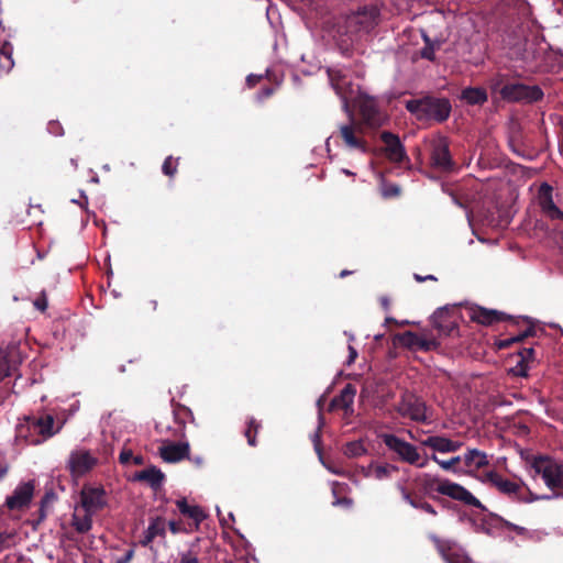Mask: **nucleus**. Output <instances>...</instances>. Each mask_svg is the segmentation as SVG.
Wrapping results in <instances>:
<instances>
[{
  "label": "nucleus",
  "instance_id": "nucleus-48",
  "mask_svg": "<svg viewBox=\"0 0 563 563\" xmlns=\"http://www.w3.org/2000/svg\"><path fill=\"white\" fill-rule=\"evenodd\" d=\"M169 529L174 534L179 533L181 531L179 523H177L175 521L169 522Z\"/></svg>",
  "mask_w": 563,
  "mask_h": 563
},
{
  "label": "nucleus",
  "instance_id": "nucleus-51",
  "mask_svg": "<svg viewBox=\"0 0 563 563\" xmlns=\"http://www.w3.org/2000/svg\"><path fill=\"white\" fill-rule=\"evenodd\" d=\"M342 485L339 483H334L332 487L333 495L336 496L341 492Z\"/></svg>",
  "mask_w": 563,
  "mask_h": 563
},
{
  "label": "nucleus",
  "instance_id": "nucleus-41",
  "mask_svg": "<svg viewBox=\"0 0 563 563\" xmlns=\"http://www.w3.org/2000/svg\"><path fill=\"white\" fill-rule=\"evenodd\" d=\"M176 172V166L173 165V158L167 157L163 164V173L168 176H173Z\"/></svg>",
  "mask_w": 563,
  "mask_h": 563
},
{
  "label": "nucleus",
  "instance_id": "nucleus-58",
  "mask_svg": "<svg viewBox=\"0 0 563 563\" xmlns=\"http://www.w3.org/2000/svg\"><path fill=\"white\" fill-rule=\"evenodd\" d=\"M416 279H417L418 282H422V280H424V277L419 276V275H416Z\"/></svg>",
  "mask_w": 563,
  "mask_h": 563
},
{
  "label": "nucleus",
  "instance_id": "nucleus-11",
  "mask_svg": "<svg viewBox=\"0 0 563 563\" xmlns=\"http://www.w3.org/2000/svg\"><path fill=\"white\" fill-rule=\"evenodd\" d=\"M104 505L106 498L104 490L102 488H82L80 494V504L78 506L81 507L84 511H88L95 515L98 510L102 509Z\"/></svg>",
  "mask_w": 563,
  "mask_h": 563
},
{
  "label": "nucleus",
  "instance_id": "nucleus-32",
  "mask_svg": "<svg viewBox=\"0 0 563 563\" xmlns=\"http://www.w3.org/2000/svg\"><path fill=\"white\" fill-rule=\"evenodd\" d=\"M461 98L468 104H483L487 101V92L481 87H470L462 91Z\"/></svg>",
  "mask_w": 563,
  "mask_h": 563
},
{
  "label": "nucleus",
  "instance_id": "nucleus-36",
  "mask_svg": "<svg viewBox=\"0 0 563 563\" xmlns=\"http://www.w3.org/2000/svg\"><path fill=\"white\" fill-rule=\"evenodd\" d=\"M13 67L11 53L7 48V44L0 51V75L8 73Z\"/></svg>",
  "mask_w": 563,
  "mask_h": 563
},
{
  "label": "nucleus",
  "instance_id": "nucleus-22",
  "mask_svg": "<svg viewBox=\"0 0 563 563\" xmlns=\"http://www.w3.org/2000/svg\"><path fill=\"white\" fill-rule=\"evenodd\" d=\"M355 394V388L352 385H346L340 395L331 401V409H342L346 415L352 413Z\"/></svg>",
  "mask_w": 563,
  "mask_h": 563
},
{
  "label": "nucleus",
  "instance_id": "nucleus-20",
  "mask_svg": "<svg viewBox=\"0 0 563 563\" xmlns=\"http://www.w3.org/2000/svg\"><path fill=\"white\" fill-rule=\"evenodd\" d=\"M382 140L386 146V155L390 161L401 162L405 158V150L397 135L389 132H383Z\"/></svg>",
  "mask_w": 563,
  "mask_h": 563
},
{
  "label": "nucleus",
  "instance_id": "nucleus-62",
  "mask_svg": "<svg viewBox=\"0 0 563 563\" xmlns=\"http://www.w3.org/2000/svg\"><path fill=\"white\" fill-rule=\"evenodd\" d=\"M319 423L321 424L322 423V416L319 415Z\"/></svg>",
  "mask_w": 563,
  "mask_h": 563
},
{
  "label": "nucleus",
  "instance_id": "nucleus-7",
  "mask_svg": "<svg viewBox=\"0 0 563 563\" xmlns=\"http://www.w3.org/2000/svg\"><path fill=\"white\" fill-rule=\"evenodd\" d=\"M407 109L418 117L429 114L438 121H443L449 117L451 106L449 101L444 99L411 100L407 102Z\"/></svg>",
  "mask_w": 563,
  "mask_h": 563
},
{
  "label": "nucleus",
  "instance_id": "nucleus-33",
  "mask_svg": "<svg viewBox=\"0 0 563 563\" xmlns=\"http://www.w3.org/2000/svg\"><path fill=\"white\" fill-rule=\"evenodd\" d=\"M165 534V521L164 519L157 517L152 520L150 523L145 536H144V544L151 543L156 537Z\"/></svg>",
  "mask_w": 563,
  "mask_h": 563
},
{
  "label": "nucleus",
  "instance_id": "nucleus-53",
  "mask_svg": "<svg viewBox=\"0 0 563 563\" xmlns=\"http://www.w3.org/2000/svg\"><path fill=\"white\" fill-rule=\"evenodd\" d=\"M133 463L136 464V465H140L143 463V459L142 456H133L132 459Z\"/></svg>",
  "mask_w": 563,
  "mask_h": 563
},
{
  "label": "nucleus",
  "instance_id": "nucleus-28",
  "mask_svg": "<svg viewBox=\"0 0 563 563\" xmlns=\"http://www.w3.org/2000/svg\"><path fill=\"white\" fill-rule=\"evenodd\" d=\"M176 505L183 515L188 516L195 521L196 527H198L199 523L206 518V514L199 506L188 505L185 498L178 499Z\"/></svg>",
  "mask_w": 563,
  "mask_h": 563
},
{
  "label": "nucleus",
  "instance_id": "nucleus-59",
  "mask_svg": "<svg viewBox=\"0 0 563 563\" xmlns=\"http://www.w3.org/2000/svg\"><path fill=\"white\" fill-rule=\"evenodd\" d=\"M345 175H353L349 169H343L342 170Z\"/></svg>",
  "mask_w": 563,
  "mask_h": 563
},
{
  "label": "nucleus",
  "instance_id": "nucleus-37",
  "mask_svg": "<svg viewBox=\"0 0 563 563\" xmlns=\"http://www.w3.org/2000/svg\"><path fill=\"white\" fill-rule=\"evenodd\" d=\"M417 481L420 483L421 487L426 493H429L432 489L433 484H438L440 482L429 474H422L417 478Z\"/></svg>",
  "mask_w": 563,
  "mask_h": 563
},
{
  "label": "nucleus",
  "instance_id": "nucleus-6",
  "mask_svg": "<svg viewBox=\"0 0 563 563\" xmlns=\"http://www.w3.org/2000/svg\"><path fill=\"white\" fill-rule=\"evenodd\" d=\"M531 468L541 475L545 485L551 489H563V467L558 461L540 455L532 460Z\"/></svg>",
  "mask_w": 563,
  "mask_h": 563
},
{
  "label": "nucleus",
  "instance_id": "nucleus-43",
  "mask_svg": "<svg viewBox=\"0 0 563 563\" xmlns=\"http://www.w3.org/2000/svg\"><path fill=\"white\" fill-rule=\"evenodd\" d=\"M180 563H199V560L195 554L187 552L181 554Z\"/></svg>",
  "mask_w": 563,
  "mask_h": 563
},
{
  "label": "nucleus",
  "instance_id": "nucleus-45",
  "mask_svg": "<svg viewBox=\"0 0 563 563\" xmlns=\"http://www.w3.org/2000/svg\"><path fill=\"white\" fill-rule=\"evenodd\" d=\"M333 505L334 506L344 505L346 507H350L352 505V500L349 498H335V500L333 501Z\"/></svg>",
  "mask_w": 563,
  "mask_h": 563
},
{
  "label": "nucleus",
  "instance_id": "nucleus-34",
  "mask_svg": "<svg viewBox=\"0 0 563 563\" xmlns=\"http://www.w3.org/2000/svg\"><path fill=\"white\" fill-rule=\"evenodd\" d=\"M400 490H401L402 499L405 501H407L411 507L421 509L424 512L430 514L432 516L437 515V511L432 505H430L427 501H418V500L411 498L410 494L405 488H400Z\"/></svg>",
  "mask_w": 563,
  "mask_h": 563
},
{
  "label": "nucleus",
  "instance_id": "nucleus-39",
  "mask_svg": "<svg viewBox=\"0 0 563 563\" xmlns=\"http://www.w3.org/2000/svg\"><path fill=\"white\" fill-rule=\"evenodd\" d=\"M319 438H320V437H319V434H318V433H316V434L313 435V442H314L316 450H317V452H318V454H319V457H320V460H321L322 464H323V465H324V466H325L330 472H332V473H334V474H340L341 472H340L338 468H334V466L328 465V464H325V463L323 462L322 456H321V453H320V448H319Z\"/></svg>",
  "mask_w": 563,
  "mask_h": 563
},
{
  "label": "nucleus",
  "instance_id": "nucleus-2",
  "mask_svg": "<svg viewBox=\"0 0 563 563\" xmlns=\"http://www.w3.org/2000/svg\"><path fill=\"white\" fill-rule=\"evenodd\" d=\"M330 82L342 100V107L349 119L354 118L351 107L357 108L363 123L369 128L380 126L384 115L379 112L376 101L364 93L358 84H353L341 69H328Z\"/></svg>",
  "mask_w": 563,
  "mask_h": 563
},
{
  "label": "nucleus",
  "instance_id": "nucleus-4",
  "mask_svg": "<svg viewBox=\"0 0 563 563\" xmlns=\"http://www.w3.org/2000/svg\"><path fill=\"white\" fill-rule=\"evenodd\" d=\"M383 440L386 446L395 452L400 461L421 468L428 466L429 456L420 454L418 449L411 443L393 434H384Z\"/></svg>",
  "mask_w": 563,
  "mask_h": 563
},
{
  "label": "nucleus",
  "instance_id": "nucleus-16",
  "mask_svg": "<svg viewBox=\"0 0 563 563\" xmlns=\"http://www.w3.org/2000/svg\"><path fill=\"white\" fill-rule=\"evenodd\" d=\"M435 547L446 563H471L464 552L450 541L432 537Z\"/></svg>",
  "mask_w": 563,
  "mask_h": 563
},
{
  "label": "nucleus",
  "instance_id": "nucleus-26",
  "mask_svg": "<svg viewBox=\"0 0 563 563\" xmlns=\"http://www.w3.org/2000/svg\"><path fill=\"white\" fill-rule=\"evenodd\" d=\"M434 327L443 334L450 335L455 330L456 324L454 320L449 319L448 309H439L433 314Z\"/></svg>",
  "mask_w": 563,
  "mask_h": 563
},
{
  "label": "nucleus",
  "instance_id": "nucleus-50",
  "mask_svg": "<svg viewBox=\"0 0 563 563\" xmlns=\"http://www.w3.org/2000/svg\"><path fill=\"white\" fill-rule=\"evenodd\" d=\"M533 349H526L522 354V358L526 360V357H532L533 355Z\"/></svg>",
  "mask_w": 563,
  "mask_h": 563
},
{
  "label": "nucleus",
  "instance_id": "nucleus-40",
  "mask_svg": "<svg viewBox=\"0 0 563 563\" xmlns=\"http://www.w3.org/2000/svg\"><path fill=\"white\" fill-rule=\"evenodd\" d=\"M252 428L255 429V431L257 430L258 428V424L256 423V421L254 419H251L250 422H249V429L246 430L245 432V435L247 438V442L250 445H255V435H252L251 434V430Z\"/></svg>",
  "mask_w": 563,
  "mask_h": 563
},
{
  "label": "nucleus",
  "instance_id": "nucleus-3",
  "mask_svg": "<svg viewBox=\"0 0 563 563\" xmlns=\"http://www.w3.org/2000/svg\"><path fill=\"white\" fill-rule=\"evenodd\" d=\"M488 87L493 97L507 102H534L543 97L538 86H528L517 81H510L508 75L498 73L488 80Z\"/></svg>",
  "mask_w": 563,
  "mask_h": 563
},
{
  "label": "nucleus",
  "instance_id": "nucleus-23",
  "mask_svg": "<svg viewBox=\"0 0 563 563\" xmlns=\"http://www.w3.org/2000/svg\"><path fill=\"white\" fill-rule=\"evenodd\" d=\"M19 352L15 347L0 350V380L11 375L18 364Z\"/></svg>",
  "mask_w": 563,
  "mask_h": 563
},
{
  "label": "nucleus",
  "instance_id": "nucleus-56",
  "mask_svg": "<svg viewBox=\"0 0 563 563\" xmlns=\"http://www.w3.org/2000/svg\"><path fill=\"white\" fill-rule=\"evenodd\" d=\"M51 130H52L54 133H56V132H57V126H56L55 124H52V125H51Z\"/></svg>",
  "mask_w": 563,
  "mask_h": 563
},
{
  "label": "nucleus",
  "instance_id": "nucleus-38",
  "mask_svg": "<svg viewBox=\"0 0 563 563\" xmlns=\"http://www.w3.org/2000/svg\"><path fill=\"white\" fill-rule=\"evenodd\" d=\"M399 187L396 185H383L382 194L384 197H395L399 195Z\"/></svg>",
  "mask_w": 563,
  "mask_h": 563
},
{
  "label": "nucleus",
  "instance_id": "nucleus-54",
  "mask_svg": "<svg viewBox=\"0 0 563 563\" xmlns=\"http://www.w3.org/2000/svg\"><path fill=\"white\" fill-rule=\"evenodd\" d=\"M511 527V529L516 530L517 532L521 533L523 531V528H520L518 526H515V525H509Z\"/></svg>",
  "mask_w": 563,
  "mask_h": 563
},
{
  "label": "nucleus",
  "instance_id": "nucleus-46",
  "mask_svg": "<svg viewBox=\"0 0 563 563\" xmlns=\"http://www.w3.org/2000/svg\"><path fill=\"white\" fill-rule=\"evenodd\" d=\"M261 78H262V76L249 75L246 78V84L250 87H253L256 82H258L261 80Z\"/></svg>",
  "mask_w": 563,
  "mask_h": 563
},
{
  "label": "nucleus",
  "instance_id": "nucleus-42",
  "mask_svg": "<svg viewBox=\"0 0 563 563\" xmlns=\"http://www.w3.org/2000/svg\"><path fill=\"white\" fill-rule=\"evenodd\" d=\"M133 454L131 450H122L119 460L122 464H128L132 461Z\"/></svg>",
  "mask_w": 563,
  "mask_h": 563
},
{
  "label": "nucleus",
  "instance_id": "nucleus-61",
  "mask_svg": "<svg viewBox=\"0 0 563 563\" xmlns=\"http://www.w3.org/2000/svg\"><path fill=\"white\" fill-rule=\"evenodd\" d=\"M423 56L427 58H431V56L428 53H423Z\"/></svg>",
  "mask_w": 563,
  "mask_h": 563
},
{
  "label": "nucleus",
  "instance_id": "nucleus-17",
  "mask_svg": "<svg viewBox=\"0 0 563 563\" xmlns=\"http://www.w3.org/2000/svg\"><path fill=\"white\" fill-rule=\"evenodd\" d=\"M421 445L430 448L433 453H452L461 449L462 442L442 435H431L421 441Z\"/></svg>",
  "mask_w": 563,
  "mask_h": 563
},
{
  "label": "nucleus",
  "instance_id": "nucleus-19",
  "mask_svg": "<svg viewBox=\"0 0 563 563\" xmlns=\"http://www.w3.org/2000/svg\"><path fill=\"white\" fill-rule=\"evenodd\" d=\"M488 465V456L485 452L471 449L463 454L464 472L474 473Z\"/></svg>",
  "mask_w": 563,
  "mask_h": 563
},
{
  "label": "nucleus",
  "instance_id": "nucleus-55",
  "mask_svg": "<svg viewBox=\"0 0 563 563\" xmlns=\"http://www.w3.org/2000/svg\"><path fill=\"white\" fill-rule=\"evenodd\" d=\"M51 130H52L54 133H56V132H57V126H56L55 124H52V125H51Z\"/></svg>",
  "mask_w": 563,
  "mask_h": 563
},
{
  "label": "nucleus",
  "instance_id": "nucleus-18",
  "mask_svg": "<svg viewBox=\"0 0 563 563\" xmlns=\"http://www.w3.org/2000/svg\"><path fill=\"white\" fill-rule=\"evenodd\" d=\"M189 453L188 443H166L159 448L162 459L168 463H176L185 459Z\"/></svg>",
  "mask_w": 563,
  "mask_h": 563
},
{
  "label": "nucleus",
  "instance_id": "nucleus-8",
  "mask_svg": "<svg viewBox=\"0 0 563 563\" xmlns=\"http://www.w3.org/2000/svg\"><path fill=\"white\" fill-rule=\"evenodd\" d=\"M396 341L413 351H432L438 349L439 343L435 339L424 334H417L411 331L396 335Z\"/></svg>",
  "mask_w": 563,
  "mask_h": 563
},
{
  "label": "nucleus",
  "instance_id": "nucleus-44",
  "mask_svg": "<svg viewBox=\"0 0 563 563\" xmlns=\"http://www.w3.org/2000/svg\"><path fill=\"white\" fill-rule=\"evenodd\" d=\"M34 306L41 310L44 311L47 308V301L46 298H38L34 301Z\"/></svg>",
  "mask_w": 563,
  "mask_h": 563
},
{
  "label": "nucleus",
  "instance_id": "nucleus-60",
  "mask_svg": "<svg viewBox=\"0 0 563 563\" xmlns=\"http://www.w3.org/2000/svg\"><path fill=\"white\" fill-rule=\"evenodd\" d=\"M426 279H427V280H430V279H434V277H433L432 275H429V276L424 277V280H426Z\"/></svg>",
  "mask_w": 563,
  "mask_h": 563
},
{
  "label": "nucleus",
  "instance_id": "nucleus-12",
  "mask_svg": "<svg viewBox=\"0 0 563 563\" xmlns=\"http://www.w3.org/2000/svg\"><path fill=\"white\" fill-rule=\"evenodd\" d=\"M398 412L413 421L423 422L427 420L424 404L413 396L405 397L397 408Z\"/></svg>",
  "mask_w": 563,
  "mask_h": 563
},
{
  "label": "nucleus",
  "instance_id": "nucleus-49",
  "mask_svg": "<svg viewBox=\"0 0 563 563\" xmlns=\"http://www.w3.org/2000/svg\"><path fill=\"white\" fill-rule=\"evenodd\" d=\"M272 93H273V89L267 88V89H264V90L258 95V98H260V99H263V98H265V97L271 96Z\"/></svg>",
  "mask_w": 563,
  "mask_h": 563
},
{
  "label": "nucleus",
  "instance_id": "nucleus-14",
  "mask_svg": "<svg viewBox=\"0 0 563 563\" xmlns=\"http://www.w3.org/2000/svg\"><path fill=\"white\" fill-rule=\"evenodd\" d=\"M97 464V460L85 450L71 452L68 460V467L74 476H81Z\"/></svg>",
  "mask_w": 563,
  "mask_h": 563
},
{
  "label": "nucleus",
  "instance_id": "nucleus-15",
  "mask_svg": "<svg viewBox=\"0 0 563 563\" xmlns=\"http://www.w3.org/2000/svg\"><path fill=\"white\" fill-rule=\"evenodd\" d=\"M539 206L545 217L552 220L563 219L561 211L552 199V188L548 184H542L538 195Z\"/></svg>",
  "mask_w": 563,
  "mask_h": 563
},
{
  "label": "nucleus",
  "instance_id": "nucleus-13",
  "mask_svg": "<svg viewBox=\"0 0 563 563\" xmlns=\"http://www.w3.org/2000/svg\"><path fill=\"white\" fill-rule=\"evenodd\" d=\"M431 159L433 166L440 170L448 172L453 168V162L445 139L437 137L433 140Z\"/></svg>",
  "mask_w": 563,
  "mask_h": 563
},
{
  "label": "nucleus",
  "instance_id": "nucleus-25",
  "mask_svg": "<svg viewBox=\"0 0 563 563\" xmlns=\"http://www.w3.org/2000/svg\"><path fill=\"white\" fill-rule=\"evenodd\" d=\"M396 471L397 467L391 464L372 463L367 467L363 468V474L367 478L382 481L390 477V475Z\"/></svg>",
  "mask_w": 563,
  "mask_h": 563
},
{
  "label": "nucleus",
  "instance_id": "nucleus-10",
  "mask_svg": "<svg viewBox=\"0 0 563 563\" xmlns=\"http://www.w3.org/2000/svg\"><path fill=\"white\" fill-rule=\"evenodd\" d=\"M437 492L471 506H481L479 500L466 488L450 481H440L437 486Z\"/></svg>",
  "mask_w": 563,
  "mask_h": 563
},
{
  "label": "nucleus",
  "instance_id": "nucleus-47",
  "mask_svg": "<svg viewBox=\"0 0 563 563\" xmlns=\"http://www.w3.org/2000/svg\"><path fill=\"white\" fill-rule=\"evenodd\" d=\"M349 353H350V355H349L347 363L351 364L355 361V358L357 356V352L352 345H349Z\"/></svg>",
  "mask_w": 563,
  "mask_h": 563
},
{
  "label": "nucleus",
  "instance_id": "nucleus-9",
  "mask_svg": "<svg viewBox=\"0 0 563 563\" xmlns=\"http://www.w3.org/2000/svg\"><path fill=\"white\" fill-rule=\"evenodd\" d=\"M34 494V483L29 481L19 484L12 495L5 499V506L10 510H23L29 507Z\"/></svg>",
  "mask_w": 563,
  "mask_h": 563
},
{
  "label": "nucleus",
  "instance_id": "nucleus-30",
  "mask_svg": "<svg viewBox=\"0 0 563 563\" xmlns=\"http://www.w3.org/2000/svg\"><path fill=\"white\" fill-rule=\"evenodd\" d=\"M432 460L435 462L442 470L450 472H464L463 467V455H456L449 460H441L437 454H431L429 461Z\"/></svg>",
  "mask_w": 563,
  "mask_h": 563
},
{
  "label": "nucleus",
  "instance_id": "nucleus-27",
  "mask_svg": "<svg viewBox=\"0 0 563 563\" xmlns=\"http://www.w3.org/2000/svg\"><path fill=\"white\" fill-rule=\"evenodd\" d=\"M93 514L84 511L81 507L76 506L73 515V526L76 531L85 533L91 529Z\"/></svg>",
  "mask_w": 563,
  "mask_h": 563
},
{
  "label": "nucleus",
  "instance_id": "nucleus-29",
  "mask_svg": "<svg viewBox=\"0 0 563 563\" xmlns=\"http://www.w3.org/2000/svg\"><path fill=\"white\" fill-rule=\"evenodd\" d=\"M471 318L482 324H492L503 319V313L496 310H488L485 308H476L472 311Z\"/></svg>",
  "mask_w": 563,
  "mask_h": 563
},
{
  "label": "nucleus",
  "instance_id": "nucleus-5",
  "mask_svg": "<svg viewBox=\"0 0 563 563\" xmlns=\"http://www.w3.org/2000/svg\"><path fill=\"white\" fill-rule=\"evenodd\" d=\"M331 140H341L350 150H356L362 153L367 152L363 126L355 121V118L349 119V123L341 124L338 131L327 140V146H329Z\"/></svg>",
  "mask_w": 563,
  "mask_h": 563
},
{
  "label": "nucleus",
  "instance_id": "nucleus-35",
  "mask_svg": "<svg viewBox=\"0 0 563 563\" xmlns=\"http://www.w3.org/2000/svg\"><path fill=\"white\" fill-rule=\"evenodd\" d=\"M366 448L362 440L351 441L345 444L343 453L347 457H358L366 453Z\"/></svg>",
  "mask_w": 563,
  "mask_h": 563
},
{
  "label": "nucleus",
  "instance_id": "nucleus-57",
  "mask_svg": "<svg viewBox=\"0 0 563 563\" xmlns=\"http://www.w3.org/2000/svg\"><path fill=\"white\" fill-rule=\"evenodd\" d=\"M349 274H350V273H349L347 271H342V272H341V274H340V276H341V277H344V276H346V275H349Z\"/></svg>",
  "mask_w": 563,
  "mask_h": 563
},
{
  "label": "nucleus",
  "instance_id": "nucleus-24",
  "mask_svg": "<svg viewBox=\"0 0 563 563\" xmlns=\"http://www.w3.org/2000/svg\"><path fill=\"white\" fill-rule=\"evenodd\" d=\"M484 481L490 483L495 487H497L501 493L511 495L516 494L519 490V485L509 479L503 478L496 472H487L484 476Z\"/></svg>",
  "mask_w": 563,
  "mask_h": 563
},
{
  "label": "nucleus",
  "instance_id": "nucleus-52",
  "mask_svg": "<svg viewBox=\"0 0 563 563\" xmlns=\"http://www.w3.org/2000/svg\"><path fill=\"white\" fill-rule=\"evenodd\" d=\"M307 7H312L319 2V0H302Z\"/></svg>",
  "mask_w": 563,
  "mask_h": 563
},
{
  "label": "nucleus",
  "instance_id": "nucleus-31",
  "mask_svg": "<svg viewBox=\"0 0 563 563\" xmlns=\"http://www.w3.org/2000/svg\"><path fill=\"white\" fill-rule=\"evenodd\" d=\"M135 478L139 481H144L148 483L152 487L156 488L159 487L164 481V474L161 470L156 467H148L146 470H143L139 472L135 475Z\"/></svg>",
  "mask_w": 563,
  "mask_h": 563
},
{
  "label": "nucleus",
  "instance_id": "nucleus-21",
  "mask_svg": "<svg viewBox=\"0 0 563 563\" xmlns=\"http://www.w3.org/2000/svg\"><path fill=\"white\" fill-rule=\"evenodd\" d=\"M34 429L44 438H51L62 429V423H56L49 413H43L32 422Z\"/></svg>",
  "mask_w": 563,
  "mask_h": 563
},
{
  "label": "nucleus",
  "instance_id": "nucleus-1",
  "mask_svg": "<svg viewBox=\"0 0 563 563\" xmlns=\"http://www.w3.org/2000/svg\"><path fill=\"white\" fill-rule=\"evenodd\" d=\"M379 23V10L363 5L356 10L327 18L321 24V36L345 53L365 40Z\"/></svg>",
  "mask_w": 563,
  "mask_h": 563
}]
</instances>
